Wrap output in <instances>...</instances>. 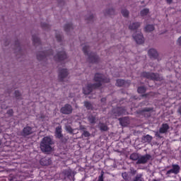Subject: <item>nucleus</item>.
Returning <instances> with one entry per match:
<instances>
[{
	"mask_svg": "<svg viewBox=\"0 0 181 181\" xmlns=\"http://www.w3.org/2000/svg\"><path fill=\"white\" fill-rule=\"evenodd\" d=\"M141 26V24L139 23H132L129 25V28L132 30H135V29H138Z\"/></svg>",
	"mask_w": 181,
	"mask_h": 181,
	"instance_id": "10",
	"label": "nucleus"
},
{
	"mask_svg": "<svg viewBox=\"0 0 181 181\" xmlns=\"http://www.w3.org/2000/svg\"><path fill=\"white\" fill-rule=\"evenodd\" d=\"M66 131H68V132H70V134H73V129H71V127H66Z\"/></svg>",
	"mask_w": 181,
	"mask_h": 181,
	"instance_id": "28",
	"label": "nucleus"
},
{
	"mask_svg": "<svg viewBox=\"0 0 181 181\" xmlns=\"http://www.w3.org/2000/svg\"><path fill=\"white\" fill-rule=\"evenodd\" d=\"M166 1L168 2V4H172V0H166Z\"/></svg>",
	"mask_w": 181,
	"mask_h": 181,
	"instance_id": "35",
	"label": "nucleus"
},
{
	"mask_svg": "<svg viewBox=\"0 0 181 181\" xmlns=\"http://www.w3.org/2000/svg\"><path fill=\"white\" fill-rule=\"evenodd\" d=\"M177 43V45H181V37L180 38H178Z\"/></svg>",
	"mask_w": 181,
	"mask_h": 181,
	"instance_id": "34",
	"label": "nucleus"
},
{
	"mask_svg": "<svg viewBox=\"0 0 181 181\" xmlns=\"http://www.w3.org/2000/svg\"><path fill=\"white\" fill-rule=\"evenodd\" d=\"M43 162H45V159H42L40 160L41 165H43L44 166H46V165H49V163H43Z\"/></svg>",
	"mask_w": 181,
	"mask_h": 181,
	"instance_id": "29",
	"label": "nucleus"
},
{
	"mask_svg": "<svg viewBox=\"0 0 181 181\" xmlns=\"http://www.w3.org/2000/svg\"><path fill=\"white\" fill-rule=\"evenodd\" d=\"M138 93H139L140 94H144V93H145V91H146V89L145 88V87L141 86L139 87L137 90Z\"/></svg>",
	"mask_w": 181,
	"mask_h": 181,
	"instance_id": "19",
	"label": "nucleus"
},
{
	"mask_svg": "<svg viewBox=\"0 0 181 181\" xmlns=\"http://www.w3.org/2000/svg\"><path fill=\"white\" fill-rule=\"evenodd\" d=\"M94 80L95 84L93 86L88 85L83 88V94H90V92L92 91L93 88H98L100 86H103V83H108V81H110V79L104 78V75L101 74H95Z\"/></svg>",
	"mask_w": 181,
	"mask_h": 181,
	"instance_id": "1",
	"label": "nucleus"
},
{
	"mask_svg": "<svg viewBox=\"0 0 181 181\" xmlns=\"http://www.w3.org/2000/svg\"><path fill=\"white\" fill-rule=\"evenodd\" d=\"M120 124H122V122H120Z\"/></svg>",
	"mask_w": 181,
	"mask_h": 181,
	"instance_id": "41",
	"label": "nucleus"
},
{
	"mask_svg": "<svg viewBox=\"0 0 181 181\" xmlns=\"http://www.w3.org/2000/svg\"><path fill=\"white\" fill-rule=\"evenodd\" d=\"M55 135L57 138H62V127L59 126L56 128Z\"/></svg>",
	"mask_w": 181,
	"mask_h": 181,
	"instance_id": "14",
	"label": "nucleus"
},
{
	"mask_svg": "<svg viewBox=\"0 0 181 181\" xmlns=\"http://www.w3.org/2000/svg\"><path fill=\"white\" fill-rule=\"evenodd\" d=\"M122 176L123 178L127 179V173H123L122 174Z\"/></svg>",
	"mask_w": 181,
	"mask_h": 181,
	"instance_id": "32",
	"label": "nucleus"
},
{
	"mask_svg": "<svg viewBox=\"0 0 181 181\" xmlns=\"http://www.w3.org/2000/svg\"><path fill=\"white\" fill-rule=\"evenodd\" d=\"M90 59L91 60V62L93 63H95V62H97V56L93 55V56L90 57Z\"/></svg>",
	"mask_w": 181,
	"mask_h": 181,
	"instance_id": "24",
	"label": "nucleus"
},
{
	"mask_svg": "<svg viewBox=\"0 0 181 181\" xmlns=\"http://www.w3.org/2000/svg\"><path fill=\"white\" fill-rule=\"evenodd\" d=\"M116 84H117V86H118L119 87H121V86H124V84H125V81L121 80V79H118V80L117 81Z\"/></svg>",
	"mask_w": 181,
	"mask_h": 181,
	"instance_id": "17",
	"label": "nucleus"
},
{
	"mask_svg": "<svg viewBox=\"0 0 181 181\" xmlns=\"http://www.w3.org/2000/svg\"><path fill=\"white\" fill-rule=\"evenodd\" d=\"M73 108L70 105H66L61 108V112H62V114H71Z\"/></svg>",
	"mask_w": 181,
	"mask_h": 181,
	"instance_id": "4",
	"label": "nucleus"
},
{
	"mask_svg": "<svg viewBox=\"0 0 181 181\" xmlns=\"http://www.w3.org/2000/svg\"><path fill=\"white\" fill-rule=\"evenodd\" d=\"M169 129V125L168 124H163L160 129V134H165Z\"/></svg>",
	"mask_w": 181,
	"mask_h": 181,
	"instance_id": "11",
	"label": "nucleus"
},
{
	"mask_svg": "<svg viewBox=\"0 0 181 181\" xmlns=\"http://www.w3.org/2000/svg\"><path fill=\"white\" fill-rule=\"evenodd\" d=\"M146 111H151V109H146Z\"/></svg>",
	"mask_w": 181,
	"mask_h": 181,
	"instance_id": "37",
	"label": "nucleus"
},
{
	"mask_svg": "<svg viewBox=\"0 0 181 181\" xmlns=\"http://www.w3.org/2000/svg\"><path fill=\"white\" fill-rule=\"evenodd\" d=\"M148 56H150V57H158V51H156V49H150L148 50Z\"/></svg>",
	"mask_w": 181,
	"mask_h": 181,
	"instance_id": "9",
	"label": "nucleus"
},
{
	"mask_svg": "<svg viewBox=\"0 0 181 181\" xmlns=\"http://www.w3.org/2000/svg\"><path fill=\"white\" fill-rule=\"evenodd\" d=\"M156 136H158V133L156 134Z\"/></svg>",
	"mask_w": 181,
	"mask_h": 181,
	"instance_id": "40",
	"label": "nucleus"
},
{
	"mask_svg": "<svg viewBox=\"0 0 181 181\" xmlns=\"http://www.w3.org/2000/svg\"><path fill=\"white\" fill-rule=\"evenodd\" d=\"M84 53H87V50H88V47H83V49Z\"/></svg>",
	"mask_w": 181,
	"mask_h": 181,
	"instance_id": "31",
	"label": "nucleus"
},
{
	"mask_svg": "<svg viewBox=\"0 0 181 181\" xmlns=\"http://www.w3.org/2000/svg\"><path fill=\"white\" fill-rule=\"evenodd\" d=\"M88 119L91 124H94V122H95V118L94 117H89Z\"/></svg>",
	"mask_w": 181,
	"mask_h": 181,
	"instance_id": "25",
	"label": "nucleus"
},
{
	"mask_svg": "<svg viewBox=\"0 0 181 181\" xmlns=\"http://www.w3.org/2000/svg\"><path fill=\"white\" fill-rule=\"evenodd\" d=\"M67 176H71V175H74V171H72L71 170H68L66 171Z\"/></svg>",
	"mask_w": 181,
	"mask_h": 181,
	"instance_id": "27",
	"label": "nucleus"
},
{
	"mask_svg": "<svg viewBox=\"0 0 181 181\" xmlns=\"http://www.w3.org/2000/svg\"><path fill=\"white\" fill-rule=\"evenodd\" d=\"M10 112H11V114H12L13 111H12V110H10Z\"/></svg>",
	"mask_w": 181,
	"mask_h": 181,
	"instance_id": "39",
	"label": "nucleus"
},
{
	"mask_svg": "<svg viewBox=\"0 0 181 181\" xmlns=\"http://www.w3.org/2000/svg\"><path fill=\"white\" fill-rule=\"evenodd\" d=\"M100 128L101 131H107V129H108V127L105 124H100Z\"/></svg>",
	"mask_w": 181,
	"mask_h": 181,
	"instance_id": "20",
	"label": "nucleus"
},
{
	"mask_svg": "<svg viewBox=\"0 0 181 181\" xmlns=\"http://www.w3.org/2000/svg\"><path fill=\"white\" fill-rule=\"evenodd\" d=\"M101 101H105V98L101 99Z\"/></svg>",
	"mask_w": 181,
	"mask_h": 181,
	"instance_id": "36",
	"label": "nucleus"
},
{
	"mask_svg": "<svg viewBox=\"0 0 181 181\" xmlns=\"http://www.w3.org/2000/svg\"><path fill=\"white\" fill-rule=\"evenodd\" d=\"M66 76H69V72L67 71V69H62L59 71V77L61 80H64V78H66Z\"/></svg>",
	"mask_w": 181,
	"mask_h": 181,
	"instance_id": "6",
	"label": "nucleus"
},
{
	"mask_svg": "<svg viewBox=\"0 0 181 181\" xmlns=\"http://www.w3.org/2000/svg\"><path fill=\"white\" fill-rule=\"evenodd\" d=\"M33 131L32 130L31 127H27L23 129V134L24 135H30Z\"/></svg>",
	"mask_w": 181,
	"mask_h": 181,
	"instance_id": "13",
	"label": "nucleus"
},
{
	"mask_svg": "<svg viewBox=\"0 0 181 181\" xmlns=\"http://www.w3.org/2000/svg\"><path fill=\"white\" fill-rule=\"evenodd\" d=\"M122 15H123V16L127 18V16H128V15H129V12H128V11L124 9L122 11Z\"/></svg>",
	"mask_w": 181,
	"mask_h": 181,
	"instance_id": "21",
	"label": "nucleus"
},
{
	"mask_svg": "<svg viewBox=\"0 0 181 181\" xmlns=\"http://www.w3.org/2000/svg\"><path fill=\"white\" fill-rule=\"evenodd\" d=\"M147 78H151L152 80H160L159 75L156 74H146Z\"/></svg>",
	"mask_w": 181,
	"mask_h": 181,
	"instance_id": "8",
	"label": "nucleus"
},
{
	"mask_svg": "<svg viewBox=\"0 0 181 181\" xmlns=\"http://www.w3.org/2000/svg\"><path fill=\"white\" fill-rule=\"evenodd\" d=\"M180 169V168L179 167V165H173V169L167 172V175H170V173H175V175H177V173H179Z\"/></svg>",
	"mask_w": 181,
	"mask_h": 181,
	"instance_id": "5",
	"label": "nucleus"
},
{
	"mask_svg": "<svg viewBox=\"0 0 181 181\" xmlns=\"http://www.w3.org/2000/svg\"><path fill=\"white\" fill-rule=\"evenodd\" d=\"M103 176H104V172H102L101 175L98 177V181H104Z\"/></svg>",
	"mask_w": 181,
	"mask_h": 181,
	"instance_id": "26",
	"label": "nucleus"
},
{
	"mask_svg": "<svg viewBox=\"0 0 181 181\" xmlns=\"http://www.w3.org/2000/svg\"><path fill=\"white\" fill-rule=\"evenodd\" d=\"M52 138L49 136L44 137L40 144V148L42 152H50L52 151Z\"/></svg>",
	"mask_w": 181,
	"mask_h": 181,
	"instance_id": "2",
	"label": "nucleus"
},
{
	"mask_svg": "<svg viewBox=\"0 0 181 181\" xmlns=\"http://www.w3.org/2000/svg\"><path fill=\"white\" fill-rule=\"evenodd\" d=\"M85 107L88 109L90 110V108H93V106L91 105V103L88 102H85Z\"/></svg>",
	"mask_w": 181,
	"mask_h": 181,
	"instance_id": "23",
	"label": "nucleus"
},
{
	"mask_svg": "<svg viewBox=\"0 0 181 181\" xmlns=\"http://www.w3.org/2000/svg\"><path fill=\"white\" fill-rule=\"evenodd\" d=\"M67 57V55L66 54V52L64 51L60 52L57 55L58 60H64Z\"/></svg>",
	"mask_w": 181,
	"mask_h": 181,
	"instance_id": "12",
	"label": "nucleus"
},
{
	"mask_svg": "<svg viewBox=\"0 0 181 181\" xmlns=\"http://www.w3.org/2000/svg\"><path fill=\"white\" fill-rule=\"evenodd\" d=\"M34 42H36V40H34Z\"/></svg>",
	"mask_w": 181,
	"mask_h": 181,
	"instance_id": "42",
	"label": "nucleus"
},
{
	"mask_svg": "<svg viewBox=\"0 0 181 181\" xmlns=\"http://www.w3.org/2000/svg\"><path fill=\"white\" fill-rule=\"evenodd\" d=\"M149 158H151V156L149 155L139 157L137 163H146V162H148V160L149 159Z\"/></svg>",
	"mask_w": 181,
	"mask_h": 181,
	"instance_id": "7",
	"label": "nucleus"
},
{
	"mask_svg": "<svg viewBox=\"0 0 181 181\" xmlns=\"http://www.w3.org/2000/svg\"><path fill=\"white\" fill-rule=\"evenodd\" d=\"M1 132H2V130L0 129V134H1Z\"/></svg>",
	"mask_w": 181,
	"mask_h": 181,
	"instance_id": "38",
	"label": "nucleus"
},
{
	"mask_svg": "<svg viewBox=\"0 0 181 181\" xmlns=\"http://www.w3.org/2000/svg\"><path fill=\"white\" fill-rule=\"evenodd\" d=\"M130 159H132V160H137V159H139V155L138 153H132L130 156Z\"/></svg>",
	"mask_w": 181,
	"mask_h": 181,
	"instance_id": "15",
	"label": "nucleus"
},
{
	"mask_svg": "<svg viewBox=\"0 0 181 181\" xmlns=\"http://www.w3.org/2000/svg\"><path fill=\"white\" fill-rule=\"evenodd\" d=\"M148 13H149V9H147V8H144L141 11V16H146Z\"/></svg>",
	"mask_w": 181,
	"mask_h": 181,
	"instance_id": "18",
	"label": "nucleus"
},
{
	"mask_svg": "<svg viewBox=\"0 0 181 181\" xmlns=\"http://www.w3.org/2000/svg\"><path fill=\"white\" fill-rule=\"evenodd\" d=\"M15 94H16V97H19V95H21V93H19V91H18V90H16V91L15 92Z\"/></svg>",
	"mask_w": 181,
	"mask_h": 181,
	"instance_id": "33",
	"label": "nucleus"
},
{
	"mask_svg": "<svg viewBox=\"0 0 181 181\" xmlns=\"http://www.w3.org/2000/svg\"><path fill=\"white\" fill-rule=\"evenodd\" d=\"M83 135L84 136H90V133H88V132H84L83 133Z\"/></svg>",
	"mask_w": 181,
	"mask_h": 181,
	"instance_id": "30",
	"label": "nucleus"
},
{
	"mask_svg": "<svg viewBox=\"0 0 181 181\" xmlns=\"http://www.w3.org/2000/svg\"><path fill=\"white\" fill-rule=\"evenodd\" d=\"M133 37L134 40L138 43L139 45H142L144 42H145V39L144 38V35H142V33L138 32L133 35Z\"/></svg>",
	"mask_w": 181,
	"mask_h": 181,
	"instance_id": "3",
	"label": "nucleus"
},
{
	"mask_svg": "<svg viewBox=\"0 0 181 181\" xmlns=\"http://www.w3.org/2000/svg\"><path fill=\"white\" fill-rule=\"evenodd\" d=\"M153 29H155V28H154L153 25H148L145 28L146 32H152V30H153Z\"/></svg>",
	"mask_w": 181,
	"mask_h": 181,
	"instance_id": "16",
	"label": "nucleus"
},
{
	"mask_svg": "<svg viewBox=\"0 0 181 181\" xmlns=\"http://www.w3.org/2000/svg\"><path fill=\"white\" fill-rule=\"evenodd\" d=\"M144 140L147 142H151V141H152V136H151L150 135H146V136H144Z\"/></svg>",
	"mask_w": 181,
	"mask_h": 181,
	"instance_id": "22",
	"label": "nucleus"
}]
</instances>
